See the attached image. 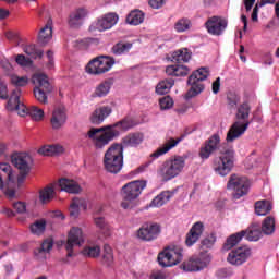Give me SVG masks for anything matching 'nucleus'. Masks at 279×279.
I'll return each instance as SVG.
<instances>
[{
  "instance_id": "obj_35",
  "label": "nucleus",
  "mask_w": 279,
  "mask_h": 279,
  "mask_svg": "<svg viewBox=\"0 0 279 279\" xmlns=\"http://www.w3.org/2000/svg\"><path fill=\"white\" fill-rule=\"evenodd\" d=\"M274 208V205H271V202L264 199V201H257L255 203V213L259 216L269 215Z\"/></svg>"
},
{
  "instance_id": "obj_4",
  "label": "nucleus",
  "mask_w": 279,
  "mask_h": 279,
  "mask_svg": "<svg viewBox=\"0 0 279 279\" xmlns=\"http://www.w3.org/2000/svg\"><path fill=\"white\" fill-rule=\"evenodd\" d=\"M104 165L109 173H119L123 169V145L112 144L105 153Z\"/></svg>"
},
{
  "instance_id": "obj_39",
  "label": "nucleus",
  "mask_w": 279,
  "mask_h": 279,
  "mask_svg": "<svg viewBox=\"0 0 279 279\" xmlns=\"http://www.w3.org/2000/svg\"><path fill=\"white\" fill-rule=\"evenodd\" d=\"M175 84V81L173 78H168L165 81H161L156 86V94L157 95H167L171 88H173V85Z\"/></svg>"
},
{
  "instance_id": "obj_10",
  "label": "nucleus",
  "mask_w": 279,
  "mask_h": 279,
  "mask_svg": "<svg viewBox=\"0 0 279 279\" xmlns=\"http://www.w3.org/2000/svg\"><path fill=\"white\" fill-rule=\"evenodd\" d=\"M11 162L20 171L17 184H23L32 171V156L26 153H15L11 156Z\"/></svg>"
},
{
  "instance_id": "obj_18",
  "label": "nucleus",
  "mask_w": 279,
  "mask_h": 279,
  "mask_svg": "<svg viewBox=\"0 0 279 279\" xmlns=\"http://www.w3.org/2000/svg\"><path fill=\"white\" fill-rule=\"evenodd\" d=\"M209 263L210 258L204 254H201L198 257L184 262L182 264V269L184 271H202V269H206V267H208Z\"/></svg>"
},
{
  "instance_id": "obj_31",
  "label": "nucleus",
  "mask_w": 279,
  "mask_h": 279,
  "mask_svg": "<svg viewBox=\"0 0 279 279\" xmlns=\"http://www.w3.org/2000/svg\"><path fill=\"white\" fill-rule=\"evenodd\" d=\"M173 195H175V192L163 191L151 201L150 206L160 208V206H165V204H167V202H169Z\"/></svg>"
},
{
  "instance_id": "obj_58",
  "label": "nucleus",
  "mask_w": 279,
  "mask_h": 279,
  "mask_svg": "<svg viewBox=\"0 0 279 279\" xmlns=\"http://www.w3.org/2000/svg\"><path fill=\"white\" fill-rule=\"evenodd\" d=\"M14 210L19 213L20 215H23V213H27V205L23 202H17L13 204Z\"/></svg>"
},
{
  "instance_id": "obj_60",
  "label": "nucleus",
  "mask_w": 279,
  "mask_h": 279,
  "mask_svg": "<svg viewBox=\"0 0 279 279\" xmlns=\"http://www.w3.org/2000/svg\"><path fill=\"white\" fill-rule=\"evenodd\" d=\"M150 279H167V275L163 271L157 270L151 272Z\"/></svg>"
},
{
  "instance_id": "obj_1",
  "label": "nucleus",
  "mask_w": 279,
  "mask_h": 279,
  "mask_svg": "<svg viewBox=\"0 0 279 279\" xmlns=\"http://www.w3.org/2000/svg\"><path fill=\"white\" fill-rule=\"evenodd\" d=\"M134 128V120L132 118H124L113 124L101 128H90L87 132V138L92 141L96 149H104L110 142L121 135V132H128Z\"/></svg>"
},
{
  "instance_id": "obj_14",
  "label": "nucleus",
  "mask_w": 279,
  "mask_h": 279,
  "mask_svg": "<svg viewBox=\"0 0 279 279\" xmlns=\"http://www.w3.org/2000/svg\"><path fill=\"white\" fill-rule=\"evenodd\" d=\"M205 28L210 36H222L228 29V19L219 15H214L205 22Z\"/></svg>"
},
{
  "instance_id": "obj_6",
  "label": "nucleus",
  "mask_w": 279,
  "mask_h": 279,
  "mask_svg": "<svg viewBox=\"0 0 279 279\" xmlns=\"http://www.w3.org/2000/svg\"><path fill=\"white\" fill-rule=\"evenodd\" d=\"M147 186V183L145 181H133L130 183H126L122 187V203L121 207L124 210H130L134 208V199H137V197H141V194L143 193V190Z\"/></svg>"
},
{
  "instance_id": "obj_59",
  "label": "nucleus",
  "mask_w": 279,
  "mask_h": 279,
  "mask_svg": "<svg viewBox=\"0 0 279 279\" xmlns=\"http://www.w3.org/2000/svg\"><path fill=\"white\" fill-rule=\"evenodd\" d=\"M148 3L154 10H160L167 3V0H148Z\"/></svg>"
},
{
  "instance_id": "obj_30",
  "label": "nucleus",
  "mask_w": 279,
  "mask_h": 279,
  "mask_svg": "<svg viewBox=\"0 0 279 279\" xmlns=\"http://www.w3.org/2000/svg\"><path fill=\"white\" fill-rule=\"evenodd\" d=\"M81 208H86V201L77 197L73 198L69 208L70 217H72V219H77L80 217Z\"/></svg>"
},
{
  "instance_id": "obj_3",
  "label": "nucleus",
  "mask_w": 279,
  "mask_h": 279,
  "mask_svg": "<svg viewBox=\"0 0 279 279\" xmlns=\"http://www.w3.org/2000/svg\"><path fill=\"white\" fill-rule=\"evenodd\" d=\"M234 148L232 146H228V144H222L220 156L216 157L213 161V169L215 173L226 178V175L234 169Z\"/></svg>"
},
{
  "instance_id": "obj_34",
  "label": "nucleus",
  "mask_w": 279,
  "mask_h": 279,
  "mask_svg": "<svg viewBox=\"0 0 279 279\" xmlns=\"http://www.w3.org/2000/svg\"><path fill=\"white\" fill-rule=\"evenodd\" d=\"M101 263L105 267H113L114 266V252L112 247L108 244L104 245Z\"/></svg>"
},
{
  "instance_id": "obj_22",
  "label": "nucleus",
  "mask_w": 279,
  "mask_h": 279,
  "mask_svg": "<svg viewBox=\"0 0 279 279\" xmlns=\"http://www.w3.org/2000/svg\"><path fill=\"white\" fill-rule=\"evenodd\" d=\"M85 16H88V10L84 8L76 9L69 16L70 27H73L74 29H77V27H82V23H84Z\"/></svg>"
},
{
  "instance_id": "obj_63",
  "label": "nucleus",
  "mask_w": 279,
  "mask_h": 279,
  "mask_svg": "<svg viewBox=\"0 0 279 279\" xmlns=\"http://www.w3.org/2000/svg\"><path fill=\"white\" fill-rule=\"evenodd\" d=\"M258 8H262V7H259L258 4H255L252 15H251V19L254 23H256L258 21Z\"/></svg>"
},
{
  "instance_id": "obj_52",
  "label": "nucleus",
  "mask_w": 279,
  "mask_h": 279,
  "mask_svg": "<svg viewBox=\"0 0 279 279\" xmlns=\"http://www.w3.org/2000/svg\"><path fill=\"white\" fill-rule=\"evenodd\" d=\"M47 228V221L44 219L35 221L33 225H31V232L33 234H37V236H40L43 232H45V229Z\"/></svg>"
},
{
  "instance_id": "obj_29",
  "label": "nucleus",
  "mask_w": 279,
  "mask_h": 279,
  "mask_svg": "<svg viewBox=\"0 0 279 279\" xmlns=\"http://www.w3.org/2000/svg\"><path fill=\"white\" fill-rule=\"evenodd\" d=\"M59 186L61 191H65V193H81L82 191V187L77 182L65 178L59 181Z\"/></svg>"
},
{
  "instance_id": "obj_40",
  "label": "nucleus",
  "mask_w": 279,
  "mask_h": 279,
  "mask_svg": "<svg viewBox=\"0 0 279 279\" xmlns=\"http://www.w3.org/2000/svg\"><path fill=\"white\" fill-rule=\"evenodd\" d=\"M215 243H217V235L215 233H210L201 241L199 250L208 252V250H213V247H215Z\"/></svg>"
},
{
  "instance_id": "obj_36",
  "label": "nucleus",
  "mask_w": 279,
  "mask_h": 279,
  "mask_svg": "<svg viewBox=\"0 0 279 279\" xmlns=\"http://www.w3.org/2000/svg\"><path fill=\"white\" fill-rule=\"evenodd\" d=\"M94 223L96 226V228H98L100 234H104V236H110V232H111V227L110 223H108V220H106V218L104 217H96L94 219Z\"/></svg>"
},
{
  "instance_id": "obj_8",
  "label": "nucleus",
  "mask_w": 279,
  "mask_h": 279,
  "mask_svg": "<svg viewBox=\"0 0 279 279\" xmlns=\"http://www.w3.org/2000/svg\"><path fill=\"white\" fill-rule=\"evenodd\" d=\"M34 84V96L40 104H47V95L53 90V86L49 83V77L43 73H36L32 76Z\"/></svg>"
},
{
  "instance_id": "obj_42",
  "label": "nucleus",
  "mask_w": 279,
  "mask_h": 279,
  "mask_svg": "<svg viewBox=\"0 0 279 279\" xmlns=\"http://www.w3.org/2000/svg\"><path fill=\"white\" fill-rule=\"evenodd\" d=\"M5 38L14 47H23V43H25V38H22L21 34L13 32V31H8L5 33Z\"/></svg>"
},
{
  "instance_id": "obj_27",
  "label": "nucleus",
  "mask_w": 279,
  "mask_h": 279,
  "mask_svg": "<svg viewBox=\"0 0 279 279\" xmlns=\"http://www.w3.org/2000/svg\"><path fill=\"white\" fill-rule=\"evenodd\" d=\"M166 73L170 77H186L191 73V69L186 65L173 64L166 68Z\"/></svg>"
},
{
  "instance_id": "obj_57",
  "label": "nucleus",
  "mask_w": 279,
  "mask_h": 279,
  "mask_svg": "<svg viewBox=\"0 0 279 279\" xmlns=\"http://www.w3.org/2000/svg\"><path fill=\"white\" fill-rule=\"evenodd\" d=\"M0 99L10 100V94H8V84H5L3 81H0Z\"/></svg>"
},
{
  "instance_id": "obj_12",
  "label": "nucleus",
  "mask_w": 279,
  "mask_h": 279,
  "mask_svg": "<svg viewBox=\"0 0 279 279\" xmlns=\"http://www.w3.org/2000/svg\"><path fill=\"white\" fill-rule=\"evenodd\" d=\"M227 187L229 191H234L232 194L233 199H241L250 191V181L245 177L231 174Z\"/></svg>"
},
{
  "instance_id": "obj_48",
  "label": "nucleus",
  "mask_w": 279,
  "mask_h": 279,
  "mask_svg": "<svg viewBox=\"0 0 279 279\" xmlns=\"http://www.w3.org/2000/svg\"><path fill=\"white\" fill-rule=\"evenodd\" d=\"M54 195H56V191L53 190V187L47 186L39 192V199L41 204H49V202L53 199Z\"/></svg>"
},
{
  "instance_id": "obj_20",
  "label": "nucleus",
  "mask_w": 279,
  "mask_h": 279,
  "mask_svg": "<svg viewBox=\"0 0 279 279\" xmlns=\"http://www.w3.org/2000/svg\"><path fill=\"white\" fill-rule=\"evenodd\" d=\"M247 128H250V121L247 120L243 124H241V122L233 123L227 133V143H234L236 138H241V136L245 134Z\"/></svg>"
},
{
  "instance_id": "obj_13",
  "label": "nucleus",
  "mask_w": 279,
  "mask_h": 279,
  "mask_svg": "<svg viewBox=\"0 0 279 279\" xmlns=\"http://www.w3.org/2000/svg\"><path fill=\"white\" fill-rule=\"evenodd\" d=\"M221 135L215 133L205 141L204 145L199 148L198 156L201 160H208L215 151H221Z\"/></svg>"
},
{
  "instance_id": "obj_24",
  "label": "nucleus",
  "mask_w": 279,
  "mask_h": 279,
  "mask_svg": "<svg viewBox=\"0 0 279 279\" xmlns=\"http://www.w3.org/2000/svg\"><path fill=\"white\" fill-rule=\"evenodd\" d=\"M50 123L52 125V130H60V128L66 123V110L62 107L54 109Z\"/></svg>"
},
{
  "instance_id": "obj_33",
  "label": "nucleus",
  "mask_w": 279,
  "mask_h": 279,
  "mask_svg": "<svg viewBox=\"0 0 279 279\" xmlns=\"http://www.w3.org/2000/svg\"><path fill=\"white\" fill-rule=\"evenodd\" d=\"M245 236V231H240L238 233L231 234L229 238H227L223 250L227 252L229 250H232V247H235V245H239L240 241H243V238Z\"/></svg>"
},
{
  "instance_id": "obj_9",
  "label": "nucleus",
  "mask_w": 279,
  "mask_h": 279,
  "mask_svg": "<svg viewBox=\"0 0 279 279\" xmlns=\"http://www.w3.org/2000/svg\"><path fill=\"white\" fill-rule=\"evenodd\" d=\"M114 64V57L99 56L88 62L86 72L89 73V75H104V73H108Z\"/></svg>"
},
{
  "instance_id": "obj_26",
  "label": "nucleus",
  "mask_w": 279,
  "mask_h": 279,
  "mask_svg": "<svg viewBox=\"0 0 279 279\" xmlns=\"http://www.w3.org/2000/svg\"><path fill=\"white\" fill-rule=\"evenodd\" d=\"M145 136L143 133H129L122 138V147H138L143 143Z\"/></svg>"
},
{
  "instance_id": "obj_53",
  "label": "nucleus",
  "mask_w": 279,
  "mask_h": 279,
  "mask_svg": "<svg viewBox=\"0 0 279 279\" xmlns=\"http://www.w3.org/2000/svg\"><path fill=\"white\" fill-rule=\"evenodd\" d=\"M0 170L7 174L8 184H14V172L12 171V166L10 163H0Z\"/></svg>"
},
{
  "instance_id": "obj_2",
  "label": "nucleus",
  "mask_w": 279,
  "mask_h": 279,
  "mask_svg": "<svg viewBox=\"0 0 279 279\" xmlns=\"http://www.w3.org/2000/svg\"><path fill=\"white\" fill-rule=\"evenodd\" d=\"M22 93L21 89H14L12 92L7 104V110L10 112H14L15 110L20 117H26V114H28L34 121H41L43 117H45V111L36 106L27 108V106L21 101Z\"/></svg>"
},
{
  "instance_id": "obj_16",
  "label": "nucleus",
  "mask_w": 279,
  "mask_h": 279,
  "mask_svg": "<svg viewBox=\"0 0 279 279\" xmlns=\"http://www.w3.org/2000/svg\"><path fill=\"white\" fill-rule=\"evenodd\" d=\"M252 256V248L247 245L239 246L235 250H232L227 260L230 263V265H235V267H239L243 265V263H247V259Z\"/></svg>"
},
{
  "instance_id": "obj_38",
  "label": "nucleus",
  "mask_w": 279,
  "mask_h": 279,
  "mask_svg": "<svg viewBox=\"0 0 279 279\" xmlns=\"http://www.w3.org/2000/svg\"><path fill=\"white\" fill-rule=\"evenodd\" d=\"M143 21H145V13L141 10L131 11L126 16V23L129 25H141Z\"/></svg>"
},
{
  "instance_id": "obj_49",
  "label": "nucleus",
  "mask_w": 279,
  "mask_h": 279,
  "mask_svg": "<svg viewBox=\"0 0 279 279\" xmlns=\"http://www.w3.org/2000/svg\"><path fill=\"white\" fill-rule=\"evenodd\" d=\"M82 254L87 258H99L101 254V247H99L98 245L86 246L85 248H83Z\"/></svg>"
},
{
  "instance_id": "obj_21",
  "label": "nucleus",
  "mask_w": 279,
  "mask_h": 279,
  "mask_svg": "<svg viewBox=\"0 0 279 279\" xmlns=\"http://www.w3.org/2000/svg\"><path fill=\"white\" fill-rule=\"evenodd\" d=\"M202 234H204V223L196 222L192 226L185 238V245L193 247L197 241H199Z\"/></svg>"
},
{
  "instance_id": "obj_54",
  "label": "nucleus",
  "mask_w": 279,
  "mask_h": 279,
  "mask_svg": "<svg viewBox=\"0 0 279 279\" xmlns=\"http://www.w3.org/2000/svg\"><path fill=\"white\" fill-rule=\"evenodd\" d=\"M53 250V242L46 240L41 243L40 247L35 248V256H40V254H45V252H51Z\"/></svg>"
},
{
  "instance_id": "obj_64",
  "label": "nucleus",
  "mask_w": 279,
  "mask_h": 279,
  "mask_svg": "<svg viewBox=\"0 0 279 279\" xmlns=\"http://www.w3.org/2000/svg\"><path fill=\"white\" fill-rule=\"evenodd\" d=\"M256 3V0H244V5L246 12L252 11V8H254V4Z\"/></svg>"
},
{
  "instance_id": "obj_62",
  "label": "nucleus",
  "mask_w": 279,
  "mask_h": 279,
  "mask_svg": "<svg viewBox=\"0 0 279 279\" xmlns=\"http://www.w3.org/2000/svg\"><path fill=\"white\" fill-rule=\"evenodd\" d=\"M15 61L17 64H20V66H27V58H25L23 54H17Z\"/></svg>"
},
{
  "instance_id": "obj_17",
  "label": "nucleus",
  "mask_w": 279,
  "mask_h": 279,
  "mask_svg": "<svg viewBox=\"0 0 279 279\" xmlns=\"http://www.w3.org/2000/svg\"><path fill=\"white\" fill-rule=\"evenodd\" d=\"M160 225L147 222L137 230V236L142 241H156L160 236Z\"/></svg>"
},
{
  "instance_id": "obj_51",
  "label": "nucleus",
  "mask_w": 279,
  "mask_h": 279,
  "mask_svg": "<svg viewBox=\"0 0 279 279\" xmlns=\"http://www.w3.org/2000/svg\"><path fill=\"white\" fill-rule=\"evenodd\" d=\"M250 104L243 102L239 108L236 112V119L242 120V121H247L250 119Z\"/></svg>"
},
{
  "instance_id": "obj_28",
  "label": "nucleus",
  "mask_w": 279,
  "mask_h": 279,
  "mask_svg": "<svg viewBox=\"0 0 279 279\" xmlns=\"http://www.w3.org/2000/svg\"><path fill=\"white\" fill-rule=\"evenodd\" d=\"M51 38H53V28L51 27V23L48 22L45 27H43L39 31V35H38V45H40V47H45V45H47L49 43V40H51Z\"/></svg>"
},
{
  "instance_id": "obj_7",
  "label": "nucleus",
  "mask_w": 279,
  "mask_h": 279,
  "mask_svg": "<svg viewBox=\"0 0 279 279\" xmlns=\"http://www.w3.org/2000/svg\"><path fill=\"white\" fill-rule=\"evenodd\" d=\"M208 75H210V73L208 72L207 68H201L189 76L187 84L191 86V88L185 94V99H193V97H197V95L204 90V85L202 82L207 80Z\"/></svg>"
},
{
  "instance_id": "obj_55",
  "label": "nucleus",
  "mask_w": 279,
  "mask_h": 279,
  "mask_svg": "<svg viewBox=\"0 0 279 279\" xmlns=\"http://www.w3.org/2000/svg\"><path fill=\"white\" fill-rule=\"evenodd\" d=\"M240 101H241V97L236 95V93L229 92L227 94V106H229V108H236Z\"/></svg>"
},
{
  "instance_id": "obj_56",
  "label": "nucleus",
  "mask_w": 279,
  "mask_h": 279,
  "mask_svg": "<svg viewBox=\"0 0 279 279\" xmlns=\"http://www.w3.org/2000/svg\"><path fill=\"white\" fill-rule=\"evenodd\" d=\"M159 105L161 110H169V108H173V98L171 96H165L159 100Z\"/></svg>"
},
{
  "instance_id": "obj_32",
  "label": "nucleus",
  "mask_w": 279,
  "mask_h": 279,
  "mask_svg": "<svg viewBox=\"0 0 279 279\" xmlns=\"http://www.w3.org/2000/svg\"><path fill=\"white\" fill-rule=\"evenodd\" d=\"M112 84H114L113 78H107L101 82L95 89L94 96L95 97H106L108 93H110V88H112Z\"/></svg>"
},
{
  "instance_id": "obj_23",
  "label": "nucleus",
  "mask_w": 279,
  "mask_h": 279,
  "mask_svg": "<svg viewBox=\"0 0 279 279\" xmlns=\"http://www.w3.org/2000/svg\"><path fill=\"white\" fill-rule=\"evenodd\" d=\"M110 114H112V108L102 106L92 113L90 121L94 125H100V123H104V121L108 119Z\"/></svg>"
},
{
  "instance_id": "obj_45",
  "label": "nucleus",
  "mask_w": 279,
  "mask_h": 279,
  "mask_svg": "<svg viewBox=\"0 0 279 279\" xmlns=\"http://www.w3.org/2000/svg\"><path fill=\"white\" fill-rule=\"evenodd\" d=\"M10 82L13 86L16 87L15 90H21V88L29 84V78L27 76H19L16 74H12L10 76Z\"/></svg>"
},
{
  "instance_id": "obj_5",
  "label": "nucleus",
  "mask_w": 279,
  "mask_h": 279,
  "mask_svg": "<svg viewBox=\"0 0 279 279\" xmlns=\"http://www.w3.org/2000/svg\"><path fill=\"white\" fill-rule=\"evenodd\" d=\"M186 159L182 156H174L165 161L158 170V175L163 182H169L173 178H178L181 171H184Z\"/></svg>"
},
{
  "instance_id": "obj_11",
  "label": "nucleus",
  "mask_w": 279,
  "mask_h": 279,
  "mask_svg": "<svg viewBox=\"0 0 279 279\" xmlns=\"http://www.w3.org/2000/svg\"><path fill=\"white\" fill-rule=\"evenodd\" d=\"M180 246L165 248L163 252L159 253L157 260L161 267H173L182 263V258H184Z\"/></svg>"
},
{
  "instance_id": "obj_37",
  "label": "nucleus",
  "mask_w": 279,
  "mask_h": 279,
  "mask_svg": "<svg viewBox=\"0 0 279 279\" xmlns=\"http://www.w3.org/2000/svg\"><path fill=\"white\" fill-rule=\"evenodd\" d=\"M262 232L267 236L276 232V218L272 216H267L262 223Z\"/></svg>"
},
{
  "instance_id": "obj_50",
  "label": "nucleus",
  "mask_w": 279,
  "mask_h": 279,
  "mask_svg": "<svg viewBox=\"0 0 279 279\" xmlns=\"http://www.w3.org/2000/svg\"><path fill=\"white\" fill-rule=\"evenodd\" d=\"M174 29L178 32V34H182L183 32H187V29H191V20L187 17H182L174 23Z\"/></svg>"
},
{
  "instance_id": "obj_47",
  "label": "nucleus",
  "mask_w": 279,
  "mask_h": 279,
  "mask_svg": "<svg viewBox=\"0 0 279 279\" xmlns=\"http://www.w3.org/2000/svg\"><path fill=\"white\" fill-rule=\"evenodd\" d=\"M132 49V44L130 43H118L112 48L111 51L113 56H123V53H128Z\"/></svg>"
},
{
  "instance_id": "obj_19",
  "label": "nucleus",
  "mask_w": 279,
  "mask_h": 279,
  "mask_svg": "<svg viewBox=\"0 0 279 279\" xmlns=\"http://www.w3.org/2000/svg\"><path fill=\"white\" fill-rule=\"evenodd\" d=\"M84 243V236L82 235V229L77 227H73L68 235V241L65 245V250L68 252V258L73 256V247L75 245H82Z\"/></svg>"
},
{
  "instance_id": "obj_15",
  "label": "nucleus",
  "mask_w": 279,
  "mask_h": 279,
  "mask_svg": "<svg viewBox=\"0 0 279 279\" xmlns=\"http://www.w3.org/2000/svg\"><path fill=\"white\" fill-rule=\"evenodd\" d=\"M186 137L185 134L181 135L180 137L173 138L171 137L170 140H168V142L163 145V147L158 148L155 153L150 154V158H153L151 160H148V162H146L144 166L138 168V171H145L146 167H149L151 162H154V160H156V158H160V156H165V154H167L170 149H173V147H177L180 143H182V141H184V138Z\"/></svg>"
},
{
  "instance_id": "obj_25",
  "label": "nucleus",
  "mask_w": 279,
  "mask_h": 279,
  "mask_svg": "<svg viewBox=\"0 0 279 279\" xmlns=\"http://www.w3.org/2000/svg\"><path fill=\"white\" fill-rule=\"evenodd\" d=\"M119 22V15L116 13H109L106 14L102 19L98 20L97 22V28L100 32H104L106 29H111V27H114V24Z\"/></svg>"
},
{
  "instance_id": "obj_46",
  "label": "nucleus",
  "mask_w": 279,
  "mask_h": 279,
  "mask_svg": "<svg viewBox=\"0 0 279 279\" xmlns=\"http://www.w3.org/2000/svg\"><path fill=\"white\" fill-rule=\"evenodd\" d=\"M24 53H26V56H31V58H43V50L36 49V45H26L25 46V41H23V46H21Z\"/></svg>"
},
{
  "instance_id": "obj_44",
  "label": "nucleus",
  "mask_w": 279,
  "mask_h": 279,
  "mask_svg": "<svg viewBox=\"0 0 279 279\" xmlns=\"http://www.w3.org/2000/svg\"><path fill=\"white\" fill-rule=\"evenodd\" d=\"M242 232H245L244 236L246 241H259L260 238L263 236V230L256 227H251L246 230H242Z\"/></svg>"
},
{
  "instance_id": "obj_61",
  "label": "nucleus",
  "mask_w": 279,
  "mask_h": 279,
  "mask_svg": "<svg viewBox=\"0 0 279 279\" xmlns=\"http://www.w3.org/2000/svg\"><path fill=\"white\" fill-rule=\"evenodd\" d=\"M221 88V78L218 77L216 81L213 83V94L217 95L219 93V89Z\"/></svg>"
},
{
  "instance_id": "obj_43",
  "label": "nucleus",
  "mask_w": 279,
  "mask_h": 279,
  "mask_svg": "<svg viewBox=\"0 0 279 279\" xmlns=\"http://www.w3.org/2000/svg\"><path fill=\"white\" fill-rule=\"evenodd\" d=\"M62 151H64V147L61 145H49L39 149V154L43 156H56V154H62Z\"/></svg>"
},
{
  "instance_id": "obj_41",
  "label": "nucleus",
  "mask_w": 279,
  "mask_h": 279,
  "mask_svg": "<svg viewBox=\"0 0 279 279\" xmlns=\"http://www.w3.org/2000/svg\"><path fill=\"white\" fill-rule=\"evenodd\" d=\"M172 60L178 62V64H182V62H189V60H191V52L186 48L177 50L172 53Z\"/></svg>"
}]
</instances>
